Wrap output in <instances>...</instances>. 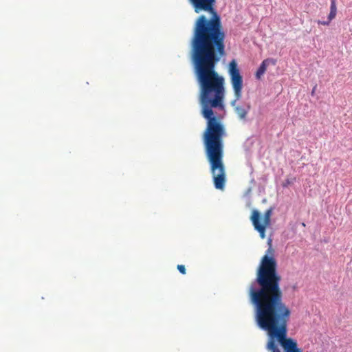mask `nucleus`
Returning a JSON list of instances; mask_svg holds the SVG:
<instances>
[{"label":"nucleus","instance_id":"nucleus-1","mask_svg":"<svg viewBox=\"0 0 352 352\" xmlns=\"http://www.w3.org/2000/svg\"><path fill=\"white\" fill-rule=\"evenodd\" d=\"M196 13H210L208 19L201 14L195 21L190 41V54L199 87H224V78L215 68L225 54L226 33L221 17L215 10L216 0H188Z\"/></svg>","mask_w":352,"mask_h":352},{"label":"nucleus","instance_id":"nucleus-2","mask_svg":"<svg viewBox=\"0 0 352 352\" xmlns=\"http://www.w3.org/2000/svg\"><path fill=\"white\" fill-rule=\"evenodd\" d=\"M272 252L269 248L261 260L256 279L261 289L256 291L251 286L250 294L252 302L256 305L257 323L268 333L267 349L271 352H286V307L282 302L276 262L268 255Z\"/></svg>","mask_w":352,"mask_h":352},{"label":"nucleus","instance_id":"nucleus-3","mask_svg":"<svg viewBox=\"0 0 352 352\" xmlns=\"http://www.w3.org/2000/svg\"><path fill=\"white\" fill-rule=\"evenodd\" d=\"M228 73L230 75V82L234 91V101L239 100L242 96V89L243 87V77L240 74L236 61L233 59L228 65Z\"/></svg>","mask_w":352,"mask_h":352},{"label":"nucleus","instance_id":"nucleus-4","mask_svg":"<svg viewBox=\"0 0 352 352\" xmlns=\"http://www.w3.org/2000/svg\"><path fill=\"white\" fill-rule=\"evenodd\" d=\"M272 210L269 209L264 213L263 217H261L260 212L257 210H253L250 217V220L254 229L258 232L262 239L265 237L266 228L270 225V217Z\"/></svg>","mask_w":352,"mask_h":352},{"label":"nucleus","instance_id":"nucleus-5","mask_svg":"<svg viewBox=\"0 0 352 352\" xmlns=\"http://www.w3.org/2000/svg\"><path fill=\"white\" fill-rule=\"evenodd\" d=\"M270 63L274 65L275 60L273 59H265L262 62L255 74L257 79H260L261 76L265 74L267 69V65Z\"/></svg>","mask_w":352,"mask_h":352},{"label":"nucleus","instance_id":"nucleus-6","mask_svg":"<svg viewBox=\"0 0 352 352\" xmlns=\"http://www.w3.org/2000/svg\"><path fill=\"white\" fill-rule=\"evenodd\" d=\"M251 106L250 104H248L246 107L243 106H236L234 109V111L237 114L238 117L241 120H245L248 113L250 110Z\"/></svg>","mask_w":352,"mask_h":352},{"label":"nucleus","instance_id":"nucleus-7","mask_svg":"<svg viewBox=\"0 0 352 352\" xmlns=\"http://www.w3.org/2000/svg\"><path fill=\"white\" fill-rule=\"evenodd\" d=\"M287 352H302V349L298 347L296 340L287 337Z\"/></svg>","mask_w":352,"mask_h":352},{"label":"nucleus","instance_id":"nucleus-8","mask_svg":"<svg viewBox=\"0 0 352 352\" xmlns=\"http://www.w3.org/2000/svg\"><path fill=\"white\" fill-rule=\"evenodd\" d=\"M336 1V0H331L330 12L328 16L329 21L333 20L336 16L337 8Z\"/></svg>","mask_w":352,"mask_h":352},{"label":"nucleus","instance_id":"nucleus-9","mask_svg":"<svg viewBox=\"0 0 352 352\" xmlns=\"http://www.w3.org/2000/svg\"><path fill=\"white\" fill-rule=\"evenodd\" d=\"M177 268L181 274H186V267L184 265H178Z\"/></svg>","mask_w":352,"mask_h":352},{"label":"nucleus","instance_id":"nucleus-10","mask_svg":"<svg viewBox=\"0 0 352 352\" xmlns=\"http://www.w3.org/2000/svg\"><path fill=\"white\" fill-rule=\"evenodd\" d=\"M331 21H329V19H328V21H318V24H322V25H328L329 24Z\"/></svg>","mask_w":352,"mask_h":352},{"label":"nucleus","instance_id":"nucleus-11","mask_svg":"<svg viewBox=\"0 0 352 352\" xmlns=\"http://www.w3.org/2000/svg\"><path fill=\"white\" fill-rule=\"evenodd\" d=\"M316 87H317V85H316L314 87V88H313V89H312V91H311V96H314V94H315V91H316Z\"/></svg>","mask_w":352,"mask_h":352},{"label":"nucleus","instance_id":"nucleus-12","mask_svg":"<svg viewBox=\"0 0 352 352\" xmlns=\"http://www.w3.org/2000/svg\"><path fill=\"white\" fill-rule=\"evenodd\" d=\"M290 316V310L287 308V319L289 318Z\"/></svg>","mask_w":352,"mask_h":352}]
</instances>
